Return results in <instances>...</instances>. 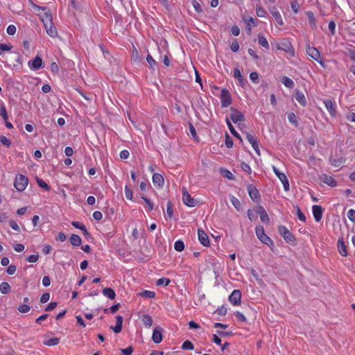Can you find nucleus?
<instances>
[{"label":"nucleus","mask_w":355,"mask_h":355,"mask_svg":"<svg viewBox=\"0 0 355 355\" xmlns=\"http://www.w3.org/2000/svg\"><path fill=\"white\" fill-rule=\"evenodd\" d=\"M28 177L22 174H18L15 176L14 180V187L19 192L24 191L28 184Z\"/></svg>","instance_id":"nucleus-4"},{"label":"nucleus","mask_w":355,"mask_h":355,"mask_svg":"<svg viewBox=\"0 0 355 355\" xmlns=\"http://www.w3.org/2000/svg\"><path fill=\"white\" fill-rule=\"evenodd\" d=\"M171 282V280L168 278L162 277L157 280L156 285L157 286H168Z\"/></svg>","instance_id":"nucleus-40"},{"label":"nucleus","mask_w":355,"mask_h":355,"mask_svg":"<svg viewBox=\"0 0 355 355\" xmlns=\"http://www.w3.org/2000/svg\"><path fill=\"white\" fill-rule=\"evenodd\" d=\"M194 348L193 344L190 340H185L182 345V349L192 350Z\"/></svg>","instance_id":"nucleus-44"},{"label":"nucleus","mask_w":355,"mask_h":355,"mask_svg":"<svg viewBox=\"0 0 355 355\" xmlns=\"http://www.w3.org/2000/svg\"><path fill=\"white\" fill-rule=\"evenodd\" d=\"M241 292L239 290H234L229 296V300L233 305L241 304Z\"/></svg>","instance_id":"nucleus-15"},{"label":"nucleus","mask_w":355,"mask_h":355,"mask_svg":"<svg viewBox=\"0 0 355 355\" xmlns=\"http://www.w3.org/2000/svg\"><path fill=\"white\" fill-rule=\"evenodd\" d=\"M243 20H244V22H245L246 26H254V27L257 26L254 19L252 17H248L244 19Z\"/></svg>","instance_id":"nucleus-42"},{"label":"nucleus","mask_w":355,"mask_h":355,"mask_svg":"<svg viewBox=\"0 0 355 355\" xmlns=\"http://www.w3.org/2000/svg\"><path fill=\"white\" fill-rule=\"evenodd\" d=\"M17 309L21 313H26L30 311L31 307L27 304H21Z\"/></svg>","instance_id":"nucleus-50"},{"label":"nucleus","mask_w":355,"mask_h":355,"mask_svg":"<svg viewBox=\"0 0 355 355\" xmlns=\"http://www.w3.org/2000/svg\"><path fill=\"white\" fill-rule=\"evenodd\" d=\"M282 83L288 88H293L294 87V82L286 76L282 78Z\"/></svg>","instance_id":"nucleus-34"},{"label":"nucleus","mask_w":355,"mask_h":355,"mask_svg":"<svg viewBox=\"0 0 355 355\" xmlns=\"http://www.w3.org/2000/svg\"><path fill=\"white\" fill-rule=\"evenodd\" d=\"M306 53L312 59L318 62L323 68H326L325 63L322 61L320 51L315 47L308 45L306 46Z\"/></svg>","instance_id":"nucleus-5"},{"label":"nucleus","mask_w":355,"mask_h":355,"mask_svg":"<svg viewBox=\"0 0 355 355\" xmlns=\"http://www.w3.org/2000/svg\"><path fill=\"white\" fill-rule=\"evenodd\" d=\"M10 286L7 282H2L0 284V292L2 294H7L10 291Z\"/></svg>","instance_id":"nucleus-36"},{"label":"nucleus","mask_w":355,"mask_h":355,"mask_svg":"<svg viewBox=\"0 0 355 355\" xmlns=\"http://www.w3.org/2000/svg\"><path fill=\"white\" fill-rule=\"evenodd\" d=\"M345 159L342 157H336V158H331L330 163L334 167H339L342 164L345 163Z\"/></svg>","instance_id":"nucleus-27"},{"label":"nucleus","mask_w":355,"mask_h":355,"mask_svg":"<svg viewBox=\"0 0 355 355\" xmlns=\"http://www.w3.org/2000/svg\"><path fill=\"white\" fill-rule=\"evenodd\" d=\"M255 232L259 240L263 244L267 245L270 250H273L275 243L273 241L265 234L264 228L262 225H257L255 227Z\"/></svg>","instance_id":"nucleus-3"},{"label":"nucleus","mask_w":355,"mask_h":355,"mask_svg":"<svg viewBox=\"0 0 355 355\" xmlns=\"http://www.w3.org/2000/svg\"><path fill=\"white\" fill-rule=\"evenodd\" d=\"M312 211L315 220L319 222L322 216L323 210L322 207L315 205L312 207Z\"/></svg>","instance_id":"nucleus-20"},{"label":"nucleus","mask_w":355,"mask_h":355,"mask_svg":"<svg viewBox=\"0 0 355 355\" xmlns=\"http://www.w3.org/2000/svg\"><path fill=\"white\" fill-rule=\"evenodd\" d=\"M198 239L200 243L205 247H208L210 245L209 239L207 234L200 229L198 230Z\"/></svg>","instance_id":"nucleus-18"},{"label":"nucleus","mask_w":355,"mask_h":355,"mask_svg":"<svg viewBox=\"0 0 355 355\" xmlns=\"http://www.w3.org/2000/svg\"><path fill=\"white\" fill-rule=\"evenodd\" d=\"M44 27L46 33L51 37H56L58 36V31L55 26L53 24V21H47L44 24Z\"/></svg>","instance_id":"nucleus-13"},{"label":"nucleus","mask_w":355,"mask_h":355,"mask_svg":"<svg viewBox=\"0 0 355 355\" xmlns=\"http://www.w3.org/2000/svg\"><path fill=\"white\" fill-rule=\"evenodd\" d=\"M102 293L110 300H114L116 297L115 291L111 288H105Z\"/></svg>","instance_id":"nucleus-25"},{"label":"nucleus","mask_w":355,"mask_h":355,"mask_svg":"<svg viewBox=\"0 0 355 355\" xmlns=\"http://www.w3.org/2000/svg\"><path fill=\"white\" fill-rule=\"evenodd\" d=\"M121 352L123 355H132L133 352V347L132 346H128L125 349H122Z\"/></svg>","instance_id":"nucleus-61"},{"label":"nucleus","mask_w":355,"mask_h":355,"mask_svg":"<svg viewBox=\"0 0 355 355\" xmlns=\"http://www.w3.org/2000/svg\"><path fill=\"white\" fill-rule=\"evenodd\" d=\"M124 190H125V198L128 200H132L133 198V193H132V191L130 189V188L128 185H125Z\"/></svg>","instance_id":"nucleus-45"},{"label":"nucleus","mask_w":355,"mask_h":355,"mask_svg":"<svg viewBox=\"0 0 355 355\" xmlns=\"http://www.w3.org/2000/svg\"><path fill=\"white\" fill-rule=\"evenodd\" d=\"M139 295L144 297L153 298L155 296V293L153 291L145 290L139 293Z\"/></svg>","instance_id":"nucleus-41"},{"label":"nucleus","mask_w":355,"mask_h":355,"mask_svg":"<svg viewBox=\"0 0 355 355\" xmlns=\"http://www.w3.org/2000/svg\"><path fill=\"white\" fill-rule=\"evenodd\" d=\"M30 3L32 8H33L34 11L40 17L43 24H46V21L48 22L52 21L51 13L46 7L37 6L31 1H30Z\"/></svg>","instance_id":"nucleus-2"},{"label":"nucleus","mask_w":355,"mask_h":355,"mask_svg":"<svg viewBox=\"0 0 355 355\" xmlns=\"http://www.w3.org/2000/svg\"><path fill=\"white\" fill-rule=\"evenodd\" d=\"M288 119L289 121V122L293 125H294L295 127H297L299 123H298V121H297V118L296 116V115L291 112V113H289L288 114Z\"/></svg>","instance_id":"nucleus-33"},{"label":"nucleus","mask_w":355,"mask_h":355,"mask_svg":"<svg viewBox=\"0 0 355 355\" xmlns=\"http://www.w3.org/2000/svg\"><path fill=\"white\" fill-rule=\"evenodd\" d=\"M291 8H292V10L293 11V12L297 14L298 12L299 8H300V6H299V3H297V1H292L291 3Z\"/></svg>","instance_id":"nucleus-57"},{"label":"nucleus","mask_w":355,"mask_h":355,"mask_svg":"<svg viewBox=\"0 0 355 355\" xmlns=\"http://www.w3.org/2000/svg\"><path fill=\"white\" fill-rule=\"evenodd\" d=\"M123 318L121 315L116 316V325L111 326L110 329L113 330V331L116 334H119L122 330Z\"/></svg>","instance_id":"nucleus-21"},{"label":"nucleus","mask_w":355,"mask_h":355,"mask_svg":"<svg viewBox=\"0 0 355 355\" xmlns=\"http://www.w3.org/2000/svg\"><path fill=\"white\" fill-rule=\"evenodd\" d=\"M248 216L251 221L257 220L258 217H259L261 222H268L269 220L266 209L261 206H257L249 209L248 211Z\"/></svg>","instance_id":"nucleus-1"},{"label":"nucleus","mask_w":355,"mask_h":355,"mask_svg":"<svg viewBox=\"0 0 355 355\" xmlns=\"http://www.w3.org/2000/svg\"><path fill=\"white\" fill-rule=\"evenodd\" d=\"M258 43L259 45L265 48L266 49H269V44L267 39L264 35L259 34L258 35Z\"/></svg>","instance_id":"nucleus-28"},{"label":"nucleus","mask_w":355,"mask_h":355,"mask_svg":"<svg viewBox=\"0 0 355 355\" xmlns=\"http://www.w3.org/2000/svg\"><path fill=\"white\" fill-rule=\"evenodd\" d=\"M241 167L242 170L244 171L245 172H246L247 173H248V174L251 173V172H252L251 168L249 166V164H248L247 163L242 162L241 164Z\"/></svg>","instance_id":"nucleus-54"},{"label":"nucleus","mask_w":355,"mask_h":355,"mask_svg":"<svg viewBox=\"0 0 355 355\" xmlns=\"http://www.w3.org/2000/svg\"><path fill=\"white\" fill-rule=\"evenodd\" d=\"M273 171L275 175L278 177L279 180L282 182L284 189L285 191L289 190V182L286 175L280 171H279L275 166L272 167Z\"/></svg>","instance_id":"nucleus-10"},{"label":"nucleus","mask_w":355,"mask_h":355,"mask_svg":"<svg viewBox=\"0 0 355 355\" xmlns=\"http://www.w3.org/2000/svg\"><path fill=\"white\" fill-rule=\"evenodd\" d=\"M295 99L302 106H305L306 105V100L302 92H297Z\"/></svg>","instance_id":"nucleus-26"},{"label":"nucleus","mask_w":355,"mask_h":355,"mask_svg":"<svg viewBox=\"0 0 355 355\" xmlns=\"http://www.w3.org/2000/svg\"><path fill=\"white\" fill-rule=\"evenodd\" d=\"M230 119L233 123H237L244 121V115L239 110L231 108Z\"/></svg>","instance_id":"nucleus-12"},{"label":"nucleus","mask_w":355,"mask_h":355,"mask_svg":"<svg viewBox=\"0 0 355 355\" xmlns=\"http://www.w3.org/2000/svg\"><path fill=\"white\" fill-rule=\"evenodd\" d=\"M295 211H296V214L297 216L298 219L301 221H305L306 216H305L304 214L300 210L299 207H296Z\"/></svg>","instance_id":"nucleus-49"},{"label":"nucleus","mask_w":355,"mask_h":355,"mask_svg":"<svg viewBox=\"0 0 355 355\" xmlns=\"http://www.w3.org/2000/svg\"><path fill=\"white\" fill-rule=\"evenodd\" d=\"M225 144L226 147L228 148H232L233 146V141L228 135H226Z\"/></svg>","instance_id":"nucleus-62"},{"label":"nucleus","mask_w":355,"mask_h":355,"mask_svg":"<svg viewBox=\"0 0 355 355\" xmlns=\"http://www.w3.org/2000/svg\"><path fill=\"white\" fill-rule=\"evenodd\" d=\"M278 231L279 234L283 237L284 241L290 244L295 245V236L287 229L286 227L283 225H280L278 227Z\"/></svg>","instance_id":"nucleus-6"},{"label":"nucleus","mask_w":355,"mask_h":355,"mask_svg":"<svg viewBox=\"0 0 355 355\" xmlns=\"http://www.w3.org/2000/svg\"><path fill=\"white\" fill-rule=\"evenodd\" d=\"M16 27L15 25L10 24L7 27L6 32L10 35H14L16 33Z\"/></svg>","instance_id":"nucleus-53"},{"label":"nucleus","mask_w":355,"mask_h":355,"mask_svg":"<svg viewBox=\"0 0 355 355\" xmlns=\"http://www.w3.org/2000/svg\"><path fill=\"white\" fill-rule=\"evenodd\" d=\"M141 321L144 324V325L149 328L152 326L153 324V319L152 317L147 314H144L141 316Z\"/></svg>","instance_id":"nucleus-29"},{"label":"nucleus","mask_w":355,"mask_h":355,"mask_svg":"<svg viewBox=\"0 0 355 355\" xmlns=\"http://www.w3.org/2000/svg\"><path fill=\"white\" fill-rule=\"evenodd\" d=\"M250 79L254 83H259V74L257 72H251L250 73Z\"/></svg>","instance_id":"nucleus-55"},{"label":"nucleus","mask_w":355,"mask_h":355,"mask_svg":"<svg viewBox=\"0 0 355 355\" xmlns=\"http://www.w3.org/2000/svg\"><path fill=\"white\" fill-rule=\"evenodd\" d=\"M58 306V302H51L44 309L45 311H51Z\"/></svg>","instance_id":"nucleus-56"},{"label":"nucleus","mask_w":355,"mask_h":355,"mask_svg":"<svg viewBox=\"0 0 355 355\" xmlns=\"http://www.w3.org/2000/svg\"><path fill=\"white\" fill-rule=\"evenodd\" d=\"M163 329L160 326H157L154 328L152 340L155 344H159L162 340Z\"/></svg>","instance_id":"nucleus-11"},{"label":"nucleus","mask_w":355,"mask_h":355,"mask_svg":"<svg viewBox=\"0 0 355 355\" xmlns=\"http://www.w3.org/2000/svg\"><path fill=\"white\" fill-rule=\"evenodd\" d=\"M0 116L3 119L4 121H7L8 119L6 108L3 105H1L0 107Z\"/></svg>","instance_id":"nucleus-47"},{"label":"nucleus","mask_w":355,"mask_h":355,"mask_svg":"<svg viewBox=\"0 0 355 355\" xmlns=\"http://www.w3.org/2000/svg\"><path fill=\"white\" fill-rule=\"evenodd\" d=\"M60 342V339L58 338H51L49 340L44 341V345L47 346H55L58 345Z\"/></svg>","instance_id":"nucleus-39"},{"label":"nucleus","mask_w":355,"mask_h":355,"mask_svg":"<svg viewBox=\"0 0 355 355\" xmlns=\"http://www.w3.org/2000/svg\"><path fill=\"white\" fill-rule=\"evenodd\" d=\"M230 49L233 52H237L239 49V44L236 40L232 42L230 45Z\"/></svg>","instance_id":"nucleus-64"},{"label":"nucleus","mask_w":355,"mask_h":355,"mask_svg":"<svg viewBox=\"0 0 355 355\" xmlns=\"http://www.w3.org/2000/svg\"><path fill=\"white\" fill-rule=\"evenodd\" d=\"M247 191L249 196L254 202H259L260 200L261 196L259 190L253 184H248L247 186Z\"/></svg>","instance_id":"nucleus-9"},{"label":"nucleus","mask_w":355,"mask_h":355,"mask_svg":"<svg viewBox=\"0 0 355 355\" xmlns=\"http://www.w3.org/2000/svg\"><path fill=\"white\" fill-rule=\"evenodd\" d=\"M192 6H193L194 10L197 12L200 13V12H202L201 6H200V3L197 1L193 0V2H192Z\"/></svg>","instance_id":"nucleus-63"},{"label":"nucleus","mask_w":355,"mask_h":355,"mask_svg":"<svg viewBox=\"0 0 355 355\" xmlns=\"http://www.w3.org/2000/svg\"><path fill=\"white\" fill-rule=\"evenodd\" d=\"M226 123H227V125L230 131V132L236 138L238 139H241V136L236 131V130L234 129V126L232 125V124L231 123L230 121L228 119H226Z\"/></svg>","instance_id":"nucleus-32"},{"label":"nucleus","mask_w":355,"mask_h":355,"mask_svg":"<svg viewBox=\"0 0 355 355\" xmlns=\"http://www.w3.org/2000/svg\"><path fill=\"white\" fill-rule=\"evenodd\" d=\"M153 182L155 185H157L159 187H162L164 182L163 176L157 173H154L153 175Z\"/></svg>","instance_id":"nucleus-23"},{"label":"nucleus","mask_w":355,"mask_h":355,"mask_svg":"<svg viewBox=\"0 0 355 355\" xmlns=\"http://www.w3.org/2000/svg\"><path fill=\"white\" fill-rule=\"evenodd\" d=\"M269 11H270V14L275 18V21L277 25L282 26L284 24L283 19H282L279 10H277V8L275 6H272V7L270 8Z\"/></svg>","instance_id":"nucleus-16"},{"label":"nucleus","mask_w":355,"mask_h":355,"mask_svg":"<svg viewBox=\"0 0 355 355\" xmlns=\"http://www.w3.org/2000/svg\"><path fill=\"white\" fill-rule=\"evenodd\" d=\"M230 202L237 210H239L241 209V202L239 200L237 199L236 197L232 196L230 198Z\"/></svg>","instance_id":"nucleus-43"},{"label":"nucleus","mask_w":355,"mask_h":355,"mask_svg":"<svg viewBox=\"0 0 355 355\" xmlns=\"http://www.w3.org/2000/svg\"><path fill=\"white\" fill-rule=\"evenodd\" d=\"M42 59L40 56H36L33 60L28 62V66L33 71L40 69L42 67Z\"/></svg>","instance_id":"nucleus-17"},{"label":"nucleus","mask_w":355,"mask_h":355,"mask_svg":"<svg viewBox=\"0 0 355 355\" xmlns=\"http://www.w3.org/2000/svg\"><path fill=\"white\" fill-rule=\"evenodd\" d=\"M323 103L329 114L333 117L336 116V103L332 101L331 99H324Z\"/></svg>","instance_id":"nucleus-14"},{"label":"nucleus","mask_w":355,"mask_h":355,"mask_svg":"<svg viewBox=\"0 0 355 355\" xmlns=\"http://www.w3.org/2000/svg\"><path fill=\"white\" fill-rule=\"evenodd\" d=\"M74 227H76V228H78L80 230H81L84 234L85 235H88L89 233L87 230V228L85 227V225H84V223H71Z\"/></svg>","instance_id":"nucleus-48"},{"label":"nucleus","mask_w":355,"mask_h":355,"mask_svg":"<svg viewBox=\"0 0 355 355\" xmlns=\"http://www.w3.org/2000/svg\"><path fill=\"white\" fill-rule=\"evenodd\" d=\"M338 249L340 254L343 257H347L348 255V252L347 250V245L345 244L344 238L341 236L338 241Z\"/></svg>","instance_id":"nucleus-19"},{"label":"nucleus","mask_w":355,"mask_h":355,"mask_svg":"<svg viewBox=\"0 0 355 355\" xmlns=\"http://www.w3.org/2000/svg\"><path fill=\"white\" fill-rule=\"evenodd\" d=\"M0 142L6 147H10L11 145V141L6 136L0 137Z\"/></svg>","instance_id":"nucleus-51"},{"label":"nucleus","mask_w":355,"mask_h":355,"mask_svg":"<svg viewBox=\"0 0 355 355\" xmlns=\"http://www.w3.org/2000/svg\"><path fill=\"white\" fill-rule=\"evenodd\" d=\"M347 217L352 222H355V210L353 209H349L347 211Z\"/></svg>","instance_id":"nucleus-58"},{"label":"nucleus","mask_w":355,"mask_h":355,"mask_svg":"<svg viewBox=\"0 0 355 355\" xmlns=\"http://www.w3.org/2000/svg\"><path fill=\"white\" fill-rule=\"evenodd\" d=\"M37 184L41 187L45 189L46 191L50 190V187L48 185V184L44 182L43 180L37 178Z\"/></svg>","instance_id":"nucleus-46"},{"label":"nucleus","mask_w":355,"mask_h":355,"mask_svg":"<svg viewBox=\"0 0 355 355\" xmlns=\"http://www.w3.org/2000/svg\"><path fill=\"white\" fill-rule=\"evenodd\" d=\"M256 15L259 17H265L266 15V10L259 5L256 6Z\"/></svg>","instance_id":"nucleus-37"},{"label":"nucleus","mask_w":355,"mask_h":355,"mask_svg":"<svg viewBox=\"0 0 355 355\" xmlns=\"http://www.w3.org/2000/svg\"><path fill=\"white\" fill-rule=\"evenodd\" d=\"M232 98L230 92L223 89L220 94V103L223 107H227L232 104Z\"/></svg>","instance_id":"nucleus-7"},{"label":"nucleus","mask_w":355,"mask_h":355,"mask_svg":"<svg viewBox=\"0 0 355 355\" xmlns=\"http://www.w3.org/2000/svg\"><path fill=\"white\" fill-rule=\"evenodd\" d=\"M174 248L178 252H182L184 249V243L182 241L178 240L175 242Z\"/></svg>","instance_id":"nucleus-38"},{"label":"nucleus","mask_w":355,"mask_h":355,"mask_svg":"<svg viewBox=\"0 0 355 355\" xmlns=\"http://www.w3.org/2000/svg\"><path fill=\"white\" fill-rule=\"evenodd\" d=\"M38 259H39L38 254H31L27 257L26 261L28 262H31V263H35L36 261H37Z\"/></svg>","instance_id":"nucleus-59"},{"label":"nucleus","mask_w":355,"mask_h":355,"mask_svg":"<svg viewBox=\"0 0 355 355\" xmlns=\"http://www.w3.org/2000/svg\"><path fill=\"white\" fill-rule=\"evenodd\" d=\"M321 180L325 183L326 184L331 187H336L337 185V182L335 180V179L331 176V175H327V174H323L322 176H321Z\"/></svg>","instance_id":"nucleus-22"},{"label":"nucleus","mask_w":355,"mask_h":355,"mask_svg":"<svg viewBox=\"0 0 355 355\" xmlns=\"http://www.w3.org/2000/svg\"><path fill=\"white\" fill-rule=\"evenodd\" d=\"M306 15L308 17L309 23L311 27L316 28V20L315 18L314 13L312 11H307Z\"/></svg>","instance_id":"nucleus-24"},{"label":"nucleus","mask_w":355,"mask_h":355,"mask_svg":"<svg viewBox=\"0 0 355 355\" xmlns=\"http://www.w3.org/2000/svg\"><path fill=\"white\" fill-rule=\"evenodd\" d=\"M220 173L221 175H223L224 178H226L228 180H234V175L227 169L221 168L220 169Z\"/></svg>","instance_id":"nucleus-31"},{"label":"nucleus","mask_w":355,"mask_h":355,"mask_svg":"<svg viewBox=\"0 0 355 355\" xmlns=\"http://www.w3.org/2000/svg\"><path fill=\"white\" fill-rule=\"evenodd\" d=\"M282 44L283 45V47L278 46L277 49L284 50V51L288 53L291 49L292 48L291 42L286 40H284Z\"/></svg>","instance_id":"nucleus-35"},{"label":"nucleus","mask_w":355,"mask_h":355,"mask_svg":"<svg viewBox=\"0 0 355 355\" xmlns=\"http://www.w3.org/2000/svg\"><path fill=\"white\" fill-rule=\"evenodd\" d=\"M234 315L236 316V319L240 321V322H245L246 321V318L243 315V314L239 311H236L234 313Z\"/></svg>","instance_id":"nucleus-60"},{"label":"nucleus","mask_w":355,"mask_h":355,"mask_svg":"<svg viewBox=\"0 0 355 355\" xmlns=\"http://www.w3.org/2000/svg\"><path fill=\"white\" fill-rule=\"evenodd\" d=\"M146 60L149 64V67L152 69L154 68V67L156 65V62L155 60L153 59V58L150 55V54H148V55L146 56Z\"/></svg>","instance_id":"nucleus-52"},{"label":"nucleus","mask_w":355,"mask_h":355,"mask_svg":"<svg viewBox=\"0 0 355 355\" xmlns=\"http://www.w3.org/2000/svg\"><path fill=\"white\" fill-rule=\"evenodd\" d=\"M182 200L187 206L190 207H195L198 203L196 200L191 198L185 188L182 189Z\"/></svg>","instance_id":"nucleus-8"},{"label":"nucleus","mask_w":355,"mask_h":355,"mask_svg":"<svg viewBox=\"0 0 355 355\" xmlns=\"http://www.w3.org/2000/svg\"><path fill=\"white\" fill-rule=\"evenodd\" d=\"M70 243L73 246H80L82 243V240L78 235L72 234L70 237Z\"/></svg>","instance_id":"nucleus-30"}]
</instances>
